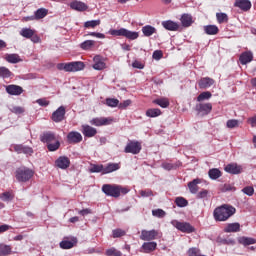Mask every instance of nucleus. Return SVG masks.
<instances>
[{"instance_id":"nucleus-1","label":"nucleus","mask_w":256,"mask_h":256,"mask_svg":"<svg viewBox=\"0 0 256 256\" xmlns=\"http://www.w3.org/2000/svg\"><path fill=\"white\" fill-rule=\"evenodd\" d=\"M235 211L236 210L233 206L224 204L214 210L213 217L215 221H227V219L235 215Z\"/></svg>"},{"instance_id":"nucleus-2","label":"nucleus","mask_w":256,"mask_h":256,"mask_svg":"<svg viewBox=\"0 0 256 256\" xmlns=\"http://www.w3.org/2000/svg\"><path fill=\"white\" fill-rule=\"evenodd\" d=\"M42 143H47L48 151H57L61 147V143L55 137L53 132H45L40 136Z\"/></svg>"},{"instance_id":"nucleus-3","label":"nucleus","mask_w":256,"mask_h":256,"mask_svg":"<svg viewBox=\"0 0 256 256\" xmlns=\"http://www.w3.org/2000/svg\"><path fill=\"white\" fill-rule=\"evenodd\" d=\"M109 34L113 35L114 37H125L126 39H130V41H135V39H139V32L130 31L126 28L109 30Z\"/></svg>"},{"instance_id":"nucleus-4","label":"nucleus","mask_w":256,"mask_h":256,"mask_svg":"<svg viewBox=\"0 0 256 256\" xmlns=\"http://www.w3.org/2000/svg\"><path fill=\"white\" fill-rule=\"evenodd\" d=\"M35 172L27 167H20L15 171V178L19 183H27Z\"/></svg>"},{"instance_id":"nucleus-5","label":"nucleus","mask_w":256,"mask_h":256,"mask_svg":"<svg viewBox=\"0 0 256 256\" xmlns=\"http://www.w3.org/2000/svg\"><path fill=\"white\" fill-rule=\"evenodd\" d=\"M161 237H163V234L155 229L142 230L140 235L142 241H154V239H161Z\"/></svg>"},{"instance_id":"nucleus-6","label":"nucleus","mask_w":256,"mask_h":256,"mask_svg":"<svg viewBox=\"0 0 256 256\" xmlns=\"http://www.w3.org/2000/svg\"><path fill=\"white\" fill-rule=\"evenodd\" d=\"M171 225L178 229V231H181L182 233H193L195 231V228L191 226L190 223L187 222H179L177 220H172Z\"/></svg>"},{"instance_id":"nucleus-7","label":"nucleus","mask_w":256,"mask_h":256,"mask_svg":"<svg viewBox=\"0 0 256 256\" xmlns=\"http://www.w3.org/2000/svg\"><path fill=\"white\" fill-rule=\"evenodd\" d=\"M102 191L109 197L117 198L120 196V189L118 185L104 184L102 186Z\"/></svg>"},{"instance_id":"nucleus-8","label":"nucleus","mask_w":256,"mask_h":256,"mask_svg":"<svg viewBox=\"0 0 256 256\" xmlns=\"http://www.w3.org/2000/svg\"><path fill=\"white\" fill-rule=\"evenodd\" d=\"M124 151L125 153H132V155H138V153H141V143L131 141L126 145Z\"/></svg>"},{"instance_id":"nucleus-9","label":"nucleus","mask_w":256,"mask_h":256,"mask_svg":"<svg viewBox=\"0 0 256 256\" xmlns=\"http://www.w3.org/2000/svg\"><path fill=\"white\" fill-rule=\"evenodd\" d=\"M213 110V105L211 103H200L196 105V111H198V115H209Z\"/></svg>"},{"instance_id":"nucleus-10","label":"nucleus","mask_w":256,"mask_h":256,"mask_svg":"<svg viewBox=\"0 0 256 256\" xmlns=\"http://www.w3.org/2000/svg\"><path fill=\"white\" fill-rule=\"evenodd\" d=\"M224 170L231 175H239V173H243V166L238 165L237 163H231L226 165Z\"/></svg>"},{"instance_id":"nucleus-11","label":"nucleus","mask_w":256,"mask_h":256,"mask_svg":"<svg viewBox=\"0 0 256 256\" xmlns=\"http://www.w3.org/2000/svg\"><path fill=\"white\" fill-rule=\"evenodd\" d=\"M93 61V69H95V71H103V69H107V64H105L103 57L96 55L94 56Z\"/></svg>"},{"instance_id":"nucleus-12","label":"nucleus","mask_w":256,"mask_h":256,"mask_svg":"<svg viewBox=\"0 0 256 256\" xmlns=\"http://www.w3.org/2000/svg\"><path fill=\"white\" fill-rule=\"evenodd\" d=\"M69 5H70V9H73V11L83 12L89 9V6H87L85 2H81L79 0H74L70 2Z\"/></svg>"},{"instance_id":"nucleus-13","label":"nucleus","mask_w":256,"mask_h":256,"mask_svg":"<svg viewBox=\"0 0 256 256\" xmlns=\"http://www.w3.org/2000/svg\"><path fill=\"white\" fill-rule=\"evenodd\" d=\"M90 123L91 125H95V127H101L103 125H111V123H113V119L105 117L93 118L92 120H90Z\"/></svg>"},{"instance_id":"nucleus-14","label":"nucleus","mask_w":256,"mask_h":256,"mask_svg":"<svg viewBox=\"0 0 256 256\" xmlns=\"http://www.w3.org/2000/svg\"><path fill=\"white\" fill-rule=\"evenodd\" d=\"M65 119V108L63 106H60L56 111L52 114V120L55 123H61Z\"/></svg>"},{"instance_id":"nucleus-15","label":"nucleus","mask_w":256,"mask_h":256,"mask_svg":"<svg viewBox=\"0 0 256 256\" xmlns=\"http://www.w3.org/2000/svg\"><path fill=\"white\" fill-rule=\"evenodd\" d=\"M83 69H85V64L81 61L68 63V73H75L77 71H83Z\"/></svg>"},{"instance_id":"nucleus-16","label":"nucleus","mask_w":256,"mask_h":256,"mask_svg":"<svg viewBox=\"0 0 256 256\" xmlns=\"http://www.w3.org/2000/svg\"><path fill=\"white\" fill-rule=\"evenodd\" d=\"M69 143H81L83 141V136L77 131L69 132L67 135Z\"/></svg>"},{"instance_id":"nucleus-17","label":"nucleus","mask_w":256,"mask_h":256,"mask_svg":"<svg viewBox=\"0 0 256 256\" xmlns=\"http://www.w3.org/2000/svg\"><path fill=\"white\" fill-rule=\"evenodd\" d=\"M162 27L166 29V31H179V23L172 21V20H166L162 21Z\"/></svg>"},{"instance_id":"nucleus-18","label":"nucleus","mask_w":256,"mask_h":256,"mask_svg":"<svg viewBox=\"0 0 256 256\" xmlns=\"http://www.w3.org/2000/svg\"><path fill=\"white\" fill-rule=\"evenodd\" d=\"M82 133L84 135V137H95V135H97V129L93 128L90 125L84 124L82 125Z\"/></svg>"},{"instance_id":"nucleus-19","label":"nucleus","mask_w":256,"mask_h":256,"mask_svg":"<svg viewBox=\"0 0 256 256\" xmlns=\"http://www.w3.org/2000/svg\"><path fill=\"white\" fill-rule=\"evenodd\" d=\"M13 148L16 153H24V155H31L33 153V148L23 144H16Z\"/></svg>"},{"instance_id":"nucleus-20","label":"nucleus","mask_w":256,"mask_h":256,"mask_svg":"<svg viewBox=\"0 0 256 256\" xmlns=\"http://www.w3.org/2000/svg\"><path fill=\"white\" fill-rule=\"evenodd\" d=\"M239 61L241 65H247V63H251V61H253V52L251 51L243 52L239 57Z\"/></svg>"},{"instance_id":"nucleus-21","label":"nucleus","mask_w":256,"mask_h":256,"mask_svg":"<svg viewBox=\"0 0 256 256\" xmlns=\"http://www.w3.org/2000/svg\"><path fill=\"white\" fill-rule=\"evenodd\" d=\"M56 165L59 167V169H68V167L71 165V161L66 156H60L56 160Z\"/></svg>"},{"instance_id":"nucleus-22","label":"nucleus","mask_w":256,"mask_h":256,"mask_svg":"<svg viewBox=\"0 0 256 256\" xmlns=\"http://www.w3.org/2000/svg\"><path fill=\"white\" fill-rule=\"evenodd\" d=\"M142 253H152L157 249V242H145L142 244Z\"/></svg>"},{"instance_id":"nucleus-23","label":"nucleus","mask_w":256,"mask_h":256,"mask_svg":"<svg viewBox=\"0 0 256 256\" xmlns=\"http://www.w3.org/2000/svg\"><path fill=\"white\" fill-rule=\"evenodd\" d=\"M6 92L9 95H21V93H23V88L18 85H8L6 87Z\"/></svg>"},{"instance_id":"nucleus-24","label":"nucleus","mask_w":256,"mask_h":256,"mask_svg":"<svg viewBox=\"0 0 256 256\" xmlns=\"http://www.w3.org/2000/svg\"><path fill=\"white\" fill-rule=\"evenodd\" d=\"M241 231V224L235 222L230 223L224 228L225 233H239Z\"/></svg>"},{"instance_id":"nucleus-25","label":"nucleus","mask_w":256,"mask_h":256,"mask_svg":"<svg viewBox=\"0 0 256 256\" xmlns=\"http://www.w3.org/2000/svg\"><path fill=\"white\" fill-rule=\"evenodd\" d=\"M234 5L242 9V11H249L251 9V1L249 0H236Z\"/></svg>"},{"instance_id":"nucleus-26","label":"nucleus","mask_w":256,"mask_h":256,"mask_svg":"<svg viewBox=\"0 0 256 256\" xmlns=\"http://www.w3.org/2000/svg\"><path fill=\"white\" fill-rule=\"evenodd\" d=\"M77 245V238H72L71 240H62L60 242L61 249H73Z\"/></svg>"},{"instance_id":"nucleus-27","label":"nucleus","mask_w":256,"mask_h":256,"mask_svg":"<svg viewBox=\"0 0 256 256\" xmlns=\"http://www.w3.org/2000/svg\"><path fill=\"white\" fill-rule=\"evenodd\" d=\"M213 83H215V80L209 77H205L199 81L198 85L200 89H209V87H211Z\"/></svg>"},{"instance_id":"nucleus-28","label":"nucleus","mask_w":256,"mask_h":256,"mask_svg":"<svg viewBox=\"0 0 256 256\" xmlns=\"http://www.w3.org/2000/svg\"><path fill=\"white\" fill-rule=\"evenodd\" d=\"M238 243H240V245H244V247H247L249 245H255L256 239L247 236H241L238 238Z\"/></svg>"},{"instance_id":"nucleus-29","label":"nucleus","mask_w":256,"mask_h":256,"mask_svg":"<svg viewBox=\"0 0 256 256\" xmlns=\"http://www.w3.org/2000/svg\"><path fill=\"white\" fill-rule=\"evenodd\" d=\"M199 183H201V179L199 178L194 179L193 181L188 183L190 193H192L193 195L197 194V191H199Z\"/></svg>"},{"instance_id":"nucleus-30","label":"nucleus","mask_w":256,"mask_h":256,"mask_svg":"<svg viewBox=\"0 0 256 256\" xmlns=\"http://www.w3.org/2000/svg\"><path fill=\"white\" fill-rule=\"evenodd\" d=\"M49 15V10L46 8H39L34 12V17L36 18V21H39V19H45Z\"/></svg>"},{"instance_id":"nucleus-31","label":"nucleus","mask_w":256,"mask_h":256,"mask_svg":"<svg viewBox=\"0 0 256 256\" xmlns=\"http://www.w3.org/2000/svg\"><path fill=\"white\" fill-rule=\"evenodd\" d=\"M120 166L117 163H109L107 166H104V175L113 173L114 171H119Z\"/></svg>"},{"instance_id":"nucleus-32","label":"nucleus","mask_w":256,"mask_h":256,"mask_svg":"<svg viewBox=\"0 0 256 256\" xmlns=\"http://www.w3.org/2000/svg\"><path fill=\"white\" fill-rule=\"evenodd\" d=\"M142 33L145 37H151V35L157 33V29L151 25H146L142 27Z\"/></svg>"},{"instance_id":"nucleus-33","label":"nucleus","mask_w":256,"mask_h":256,"mask_svg":"<svg viewBox=\"0 0 256 256\" xmlns=\"http://www.w3.org/2000/svg\"><path fill=\"white\" fill-rule=\"evenodd\" d=\"M204 32L206 35H217L219 33V27L216 25H206L204 26Z\"/></svg>"},{"instance_id":"nucleus-34","label":"nucleus","mask_w":256,"mask_h":256,"mask_svg":"<svg viewBox=\"0 0 256 256\" xmlns=\"http://www.w3.org/2000/svg\"><path fill=\"white\" fill-rule=\"evenodd\" d=\"M181 23L183 27H191L193 24V17L189 14H184L181 17Z\"/></svg>"},{"instance_id":"nucleus-35","label":"nucleus","mask_w":256,"mask_h":256,"mask_svg":"<svg viewBox=\"0 0 256 256\" xmlns=\"http://www.w3.org/2000/svg\"><path fill=\"white\" fill-rule=\"evenodd\" d=\"M5 60L8 62V63H21V57H19L18 54H6L5 55Z\"/></svg>"},{"instance_id":"nucleus-36","label":"nucleus","mask_w":256,"mask_h":256,"mask_svg":"<svg viewBox=\"0 0 256 256\" xmlns=\"http://www.w3.org/2000/svg\"><path fill=\"white\" fill-rule=\"evenodd\" d=\"M99 25H101V20H90V21H86L84 23V27L86 29H95V27H99Z\"/></svg>"},{"instance_id":"nucleus-37","label":"nucleus","mask_w":256,"mask_h":256,"mask_svg":"<svg viewBox=\"0 0 256 256\" xmlns=\"http://www.w3.org/2000/svg\"><path fill=\"white\" fill-rule=\"evenodd\" d=\"M153 103H155V105H159L162 109H167V107H169V99L167 98L156 99Z\"/></svg>"},{"instance_id":"nucleus-38","label":"nucleus","mask_w":256,"mask_h":256,"mask_svg":"<svg viewBox=\"0 0 256 256\" xmlns=\"http://www.w3.org/2000/svg\"><path fill=\"white\" fill-rule=\"evenodd\" d=\"M11 255V247L6 244H0V256Z\"/></svg>"},{"instance_id":"nucleus-39","label":"nucleus","mask_w":256,"mask_h":256,"mask_svg":"<svg viewBox=\"0 0 256 256\" xmlns=\"http://www.w3.org/2000/svg\"><path fill=\"white\" fill-rule=\"evenodd\" d=\"M94 46H95L94 40H86L80 44L81 49H83L84 51H88V49H91Z\"/></svg>"},{"instance_id":"nucleus-40","label":"nucleus","mask_w":256,"mask_h":256,"mask_svg":"<svg viewBox=\"0 0 256 256\" xmlns=\"http://www.w3.org/2000/svg\"><path fill=\"white\" fill-rule=\"evenodd\" d=\"M20 35L26 39H31V37L35 35V31L31 30L30 28H23L20 32Z\"/></svg>"},{"instance_id":"nucleus-41","label":"nucleus","mask_w":256,"mask_h":256,"mask_svg":"<svg viewBox=\"0 0 256 256\" xmlns=\"http://www.w3.org/2000/svg\"><path fill=\"white\" fill-rule=\"evenodd\" d=\"M208 175H209L210 179L215 180V179H219V177H221V172L217 168H212L209 170Z\"/></svg>"},{"instance_id":"nucleus-42","label":"nucleus","mask_w":256,"mask_h":256,"mask_svg":"<svg viewBox=\"0 0 256 256\" xmlns=\"http://www.w3.org/2000/svg\"><path fill=\"white\" fill-rule=\"evenodd\" d=\"M240 123L241 122L237 119H230L226 122V127L228 129H237V127H239Z\"/></svg>"},{"instance_id":"nucleus-43","label":"nucleus","mask_w":256,"mask_h":256,"mask_svg":"<svg viewBox=\"0 0 256 256\" xmlns=\"http://www.w3.org/2000/svg\"><path fill=\"white\" fill-rule=\"evenodd\" d=\"M159 115H161V110L159 108H152L146 111L147 117H159Z\"/></svg>"},{"instance_id":"nucleus-44","label":"nucleus","mask_w":256,"mask_h":256,"mask_svg":"<svg viewBox=\"0 0 256 256\" xmlns=\"http://www.w3.org/2000/svg\"><path fill=\"white\" fill-rule=\"evenodd\" d=\"M14 197L15 196L11 192H3L2 194H0V199L1 201H4V202L13 201Z\"/></svg>"},{"instance_id":"nucleus-45","label":"nucleus","mask_w":256,"mask_h":256,"mask_svg":"<svg viewBox=\"0 0 256 256\" xmlns=\"http://www.w3.org/2000/svg\"><path fill=\"white\" fill-rule=\"evenodd\" d=\"M175 203H176L177 207H187V205H189V201H187V199H185L183 197H177L175 199Z\"/></svg>"},{"instance_id":"nucleus-46","label":"nucleus","mask_w":256,"mask_h":256,"mask_svg":"<svg viewBox=\"0 0 256 256\" xmlns=\"http://www.w3.org/2000/svg\"><path fill=\"white\" fill-rule=\"evenodd\" d=\"M106 255L107 256H122L123 253L121 251L117 250L116 248H109L106 250Z\"/></svg>"},{"instance_id":"nucleus-47","label":"nucleus","mask_w":256,"mask_h":256,"mask_svg":"<svg viewBox=\"0 0 256 256\" xmlns=\"http://www.w3.org/2000/svg\"><path fill=\"white\" fill-rule=\"evenodd\" d=\"M11 76V71L6 67H0V77L3 79H8Z\"/></svg>"},{"instance_id":"nucleus-48","label":"nucleus","mask_w":256,"mask_h":256,"mask_svg":"<svg viewBox=\"0 0 256 256\" xmlns=\"http://www.w3.org/2000/svg\"><path fill=\"white\" fill-rule=\"evenodd\" d=\"M90 173H102V175H104V166L92 165V167L90 168Z\"/></svg>"},{"instance_id":"nucleus-49","label":"nucleus","mask_w":256,"mask_h":256,"mask_svg":"<svg viewBox=\"0 0 256 256\" xmlns=\"http://www.w3.org/2000/svg\"><path fill=\"white\" fill-rule=\"evenodd\" d=\"M126 232L123 229H115L112 231V236L114 239H117L119 237H125Z\"/></svg>"},{"instance_id":"nucleus-50","label":"nucleus","mask_w":256,"mask_h":256,"mask_svg":"<svg viewBox=\"0 0 256 256\" xmlns=\"http://www.w3.org/2000/svg\"><path fill=\"white\" fill-rule=\"evenodd\" d=\"M212 94L211 92L207 91V92H202L198 97H197V101L201 102V101H205L207 99H211Z\"/></svg>"},{"instance_id":"nucleus-51","label":"nucleus","mask_w":256,"mask_h":256,"mask_svg":"<svg viewBox=\"0 0 256 256\" xmlns=\"http://www.w3.org/2000/svg\"><path fill=\"white\" fill-rule=\"evenodd\" d=\"M106 105H108V107H119V100L115 98H107Z\"/></svg>"},{"instance_id":"nucleus-52","label":"nucleus","mask_w":256,"mask_h":256,"mask_svg":"<svg viewBox=\"0 0 256 256\" xmlns=\"http://www.w3.org/2000/svg\"><path fill=\"white\" fill-rule=\"evenodd\" d=\"M242 193H244V195H248V197H253L255 189L253 188V186H246L242 189Z\"/></svg>"},{"instance_id":"nucleus-53","label":"nucleus","mask_w":256,"mask_h":256,"mask_svg":"<svg viewBox=\"0 0 256 256\" xmlns=\"http://www.w3.org/2000/svg\"><path fill=\"white\" fill-rule=\"evenodd\" d=\"M216 19H217L218 23H227L229 18L227 17V14H225V13H217Z\"/></svg>"},{"instance_id":"nucleus-54","label":"nucleus","mask_w":256,"mask_h":256,"mask_svg":"<svg viewBox=\"0 0 256 256\" xmlns=\"http://www.w3.org/2000/svg\"><path fill=\"white\" fill-rule=\"evenodd\" d=\"M152 215L154 217H158V218H163L165 217L166 213L163 209H156V210H152Z\"/></svg>"},{"instance_id":"nucleus-55","label":"nucleus","mask_w":256,"mask_h":256,"mask_svg":"<svg viewBox=\"0 0 256 256\" xmlns=\"http://www.w3.org/2000/svg\"><path fill=\"white\" fill-rule=\"evenodd\" d=\"M11 112L16 115H21V113H25V109L21 106H14L11 108Z\"/></svg>"},{"instance_id":"nucleus-56","label":"nucleus","mask_w":256,"mask_h":256,"mask_svg":"<svg viewBox=\"0 0 256 256\" xmlns=\"http://www.w3.org/2000/svg\"><path fill=\"white\" fill-rule=\"evenodd\" d=\"M209 195L208 190H202L197 194V199H207V196Z\"/></svg>"},{"instance_id":"nucleus-57","label":"nucleus","mask_w":256,"mask_h":256,"mask_svg":"<svg viewBox=\"0 0 256 256\" xmlns=\"http://www.w3.org/2000/svg\"><path fill=\"white\" fill-rule=\"evenodd\" d=\"M129 105H131V100H125L122 103L118 104L119 109H127V107H129Z\"/></svg>"},{"instance_id":"nucleus-58","label":"nucleus","mask_w":256,"mask_h":256,"mask_svg":"<svg viewBox=\"0 0 256 256\" xmlns=\"http://www.w3.org/2000/svg\"><path fill=\"white\" fill-rule=\"evenodd\" d=\"M199 253H200V251H199L198 248H190L188 250V255L189 256H199L200 255Z\"/></svg>"},{"instance_id":"nucleus-59","label":"nucleus","mask_w":256,"mask_h":256,"mask_svg":"<svg viewBox=\"0 0 256 256\" xmlns=\"http://www.w3.org/2000/svg\"><path fill=\"white\" fill-rule=\"evenodd\" d=\"M140 195H141V197H153V191H151V190H141Z\"/></svg>"},{"instance_id":"nucleus-60","label":"nucleus","mask_w":256,"mask_h":256,"mask_svg":"<svg viewBox=\"0 0 256 256\" xmlns=\"http://www.w3.org/2000/svg\"><path fill=\"white\" fill-rule=\"evenodd\" d=\"M57 69L59 71H66L68 73V63H59V64H57Z\"/></svg>"},{"instance_id":"nucleus-61","label":"nucleus","mask_w":256,"mask_h":256,"mask_svg":"<svg viewBox=\"0 0 256 256\" xmlns=\"http://www.w3.org/2000/svg\"><path fill=\"white\" fill-rule=\"evenodd\" d=\"M90 37H97V39H105V34L99 32H90Z\"/></svg>"},{"instance_id":"nucleus-62","label":"nucleus","mask_w":256,"mask_h":256,"mask_svg":"<svg viewBox=\"0 0 256 256\" xmlns=\"http://www.w3.org/2000/svg\"><path fill=\"white\" fill-rule=\"evenodd\" d=\"M153 59H155L156 61H159V59H161V57H163V52L156 50L154 51L153 55H152Z\"/></svg>"},{"instance_id":"nucleus-63","label":"nucleus","mask_w":256,"mask_h":256,"mask_svg":"<svg viewBox=\"0 0 256 256\" xmlns=\"http://www.w3.org/2000/svg\"><path fill=\"white\" fill-rule=\"evenodd\" d=\"M9 229H13V227H11V225H8V224L1 225L0 226V234L9 231Z\"/></svg>"},{"instance_id":"nucleus-64","label":"nucleus","mask_w":256,"mask_h":256,"mask_svg":"<svg viewBox=\"0 0 256 256\" xmlns=\"http://www.w3.org/2000/svg\"><path fill=\"white\" fill-rule=\"evenodd\" d=\"M248 123L251 125V127H256V116L248 118Z\"/></svg>"}]
</instances>
